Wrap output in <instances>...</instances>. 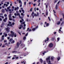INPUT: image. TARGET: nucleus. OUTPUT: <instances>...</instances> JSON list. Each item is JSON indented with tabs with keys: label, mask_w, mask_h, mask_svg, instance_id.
Wrapping results in <instances>:
<instances>
[{
	"label": "nucleus",
	"mask_w": 64,
	"mask_h": 64,
	"mask_svg": "<svg viewBox=\"0 0 64 64\" xmlns=\"http://www.w3.org/2000/svg\"><path fill=\"white\" fill-rule=\"evenodd\" d=\"M27 35H28V33H27L26 35L25 36H27Z\"/></svg>",
	"instance_id": "3c124183"
},
{
	"label": "nucleus",
	"mask_w": 64,
	"mask_h": 64,
	"mask_svg": "<svg viewBox=\"0 0 64 64\" xmlns=\"http://www.w3.org/2000/svg\"><path fill=\"white\" fill-rule=\"evenodd\" d=\"M14 42H15V41H14V40H13L12 42V43H14Z\"/></svg>",
	"instance_id": "ea45409f"
},
{
	"label": "nucleus",
	"mask_w": 64,
	"mask_h": 64,
	"mask_svg": "<svg viewBox=\"0 0 64 64\" xmlns=\"http://www.w3.org/2000/svg\"><path fill=\"white\" fill-rule=\"evenodd\" d=\"M57 2V0H54V3H56Z\"/></svg>",
	"instance_id": "79ce46f5"
},
{
	"label": "nucleus",
	"mask_w": 64,
	"mask_h": 64,
	"mask_svg": "<svg viewBox=\"0 0 64 64\" xmlns=\"http://www.w3.org/2000/svg\"><path fill=\"white\" fill-rule=\"evenodd\" d=\"M14 15L15 16H17V14L16 13H14Z\"/></svg>",
	"instance_id": "de8ad7c7"
},
{
	"label": "nucleus",
	"mask_w": 64,
	"mask_h": 64,
	"mask_svg": "<svg viewBox=\"0 0 64 64\" xmlns=\"http://www.w3.org/2000/svg\"><path fill=\"white\" fill-rule=\"evenodd\" d=\"M9 20H10L11 21L12 20V19L11 18H9Z\"/></svg>",
	"instance_id": "7c9ffc66"
},
{
	"label": "nucleus",
	"mask_w": 64,
	"mask_h": 64,
	"mask_svg": "<svg viewBox=\"0 0 64 64\" xmlns=\"http://www.w3.org/2000/svg\"><path fill=\"white\" fill-rule=\"evenodd\" d=\"M60 21L58 22L57 23V24L58 25H60Z\"/></svg>",
	"instance_id": "412c9836"
},
{
	"label": "nucleus",
	"mask_w": 64,
	"mask_h": 64,
	"mask_svg": "<svg viewBox=\"0 0 64 64\" xmlns=\"http://www.w3.org/2000/svg\"><path fill=\"white\" fill-rule=\"evenodd\" d=\"M14 51H12V53H17V51H16V48H15L14 49Z\"/></svg>",
	"instance_id": "6e6552de"
},
{
	"label": "nucleus",
	"mask_w": 64,
	"mask_h": 64,
	"mask_svg": "<svg viewBox=\"0 0 64 64\" xmlns=\"http://www.w3.org/2000/svg\"><path fill=\"white\" fill-rule=\"evenodd\" d=\"M10 37H7V38H8V40H9V39H10Z\"/></svg>",
	"instance_id": "864d4df0"
},
{
	"label": "nucleus",
	"mask_w": 64,
	"mask_h": 64,
	"mask_svg": "<svg viewBox=\"0 0 64 64\" xmlns=\"http://www.w3.org/2000/svg\"><path fill=\"white\" fill-rule=\"evenodd\" d=\"M22 29L24 30H25V26H24L22 27Z\"/></svg>",
	"instance_id": "c9c22d12"
},
{
	"label": "nucleus",
	"mask_w": 64,
	"mask_h": 64,
	"mask_svg": "<svg viewBox=\"0 0 64 64\" xmlns=\"http://www.w3.org/2000/svg\"><path fill=\"white\" fill-rule=\"evenodd\" d=\"M32 31V30H31V29H30L29 30V32H30V31Z\"/></svg>",
	"instance_id": "6e6d98bb"
},
{
	"label": "nucleus",
	"mask_w": 64,
	"mask_h": 64,
	"mask_svg": "<svg viewBox=\"0 0 64 64\" xmlns=\"http://www.w3.org/2000/svg\"><path fill=\"white\" fill-rule=\"evenodd\" d=\"M4 35L5 37H6L7 36V34H6V33L4 32Z\"/></svg>",
	"instance_id": "2eb2a0df"
},
{
	"label": "nucleus",
	"mask_w": 64,
	"mask_h": 64,
	"mask_svg": "<svg viewBox=\"0 0 64 64\" xmlns=\"http://www.w3.org/2000/svg\"><path fill=\"white\" fill-rule=\"evenodd\" d=\"M48 40H49V38H47V40H44L43 42V43H46V41H48Z\"/></svg>",
	"instance_id": "39448f33"
},
{
	"label": "nucleus",
	"mask_w": 64,
	"mask_h": 64,
	"mask_svg": "<svg viewBox=\"0 0 64 64\" xmlns=\"http://www.w3.org/2000/svg\"><path fill=\"white\" fill-rule=\"evenodd\" d=\"M40 2V0H38V2Z\"/></svg>",
	"instance_id": "338daca9"
},
{
	"label": "nucleus",
	"mask_w": 64,
	"mask_h": 64,
	"mask_svg": "<svg viewBox=\"0 0 64 64\" xmlns=\"http://www.w3.org/2000/svg\"><path fill=\"white\" fill-rule=\"evenodd\" d=\"M16 13H17V15L18 16H20V14L19 13V11H16Z\"/></svg>",
	"instance_id": "1a4fd4ad"
},
{
	"label": "nucleus",
	"mask_w": 64,
	"mask_h": 64,
	"mask_svg": "<svg viewBox=\"0 0 64 64\" xmlns=\"http://www.w3.org/2000/svg\"><path fill=\"white\" fill-rule=\"evenodd\" d=\"M53 44L52 43H50V44L49 46L50 48H51V47H53Z\"/></svg>",
	"instance_id": "0eeeda50"
},
{
	"label": "nucleus",
	"mask_w": 64,
	"mask_h": 64,
	"mask_svg": "<svg viewBox=\"0 0 64 64\" xmlns=\"http://www.w3.org/2000/svg\"><path fill=\"white\" fill-rule=\"evenodd\" d=\"M7 17H6L5 18V19H4L3 20V21H4V22H6V20H7Z\"/></svg>",
	"instance_id": "9d476101"
},
{
	"label": "nucleus",
	"mask_w": 64,
	"mask_h": 64,
	"mask_svg": "<svg viewBox=\"0 0 64 64\" xmlns=\"http://www.w3.org/2000/svg\"><path fill=\"white\" fill-rule=\"evenodd\" d=\"M19 3H20V4H22V2L20 0L19 1Z\"/></svg>",
	"instance_id": "bb28decb"
},
{
	"label": "nucleus",
	"mask_w": 64,
	"mask_h": 64,
	"mask_svg": "<svg viewBox=\"0 0 64 64\" xmlns=\"http://www.w3.org/2000/svg\"><path fill=\"white\" fill-rule=\"evenodd\" d=\"M38 28V26H37L36 27V28H35L36 29H37V28Z\"/></svg>",
	"instance_id": "49530a36"
},
{
	"label": "nucleus",
	"mask_w": 64,
	"mask_h": 64,
	"mask_svg": "<svg viewBox=\"0 0 64 64\" xmlns=\"http://www.w3.org/2000/svg\"><path fill=\"white\" fill-rule=\"evenodd\" d=\"M26 37L25 36H24V38L23 39H24V40H26Z\"/></svg>",
	"instance_id": "c756f323"
},
{
	"label": "nucleus",
	"mask_w": 64,
	"mask_h": 64,
	"mask_svg": "<svg viewBox=\"0 0 64 64\" xmlns=\"http://www.w3.org/2000/svg\"><path fill=\"white\" fill-rule=\"evenodd\" d=\"M60 1H59L58 3V4H57V5H58V4L59 3H60Z\"/></svg>",
	"instance_id": "c03bdc74"
},
{
	"label": "nucleus",
	"mask_w": 64,
	"mask_h": 64,
	"mask_svg": "<svg viewBox=\"0 0 64 64\" xmlns=\"http://www.w3.org/2000/svg\"><path fill=\"white\" fill-rule=\"evenodd\" d=\"M12 40H13V39L12 38H10V42H11V41H12Z\"/></svg>",
	"instance_id": "c85d7f7f"
},
{
	"label": "nucleus",
	"mask_w": 64,
	"mask_h": 64,
	"mask_svg": "<svg viewBox=\"0 0 64 64\" xmlns=\"http://www.w3.org/2000/svg\"><path fill=\"white\" fill-rule=\"evenodd\" d=\"M4 38H2V39L1 40V41H2L3 40H4Z\"/></svg>",
	"instance_id": "393cba45"
},
{
	"label": "nucleus",
	"mask_w": 64,
	"mask_h": 64,
	"mask_svg": "<svg viewBox=\"0 0 64 64\" xmlns=\"http://www.w3.org/2000/svg\"><path fill=\"white\" fill-rule=\"evenodd\" d=\"M46 16H48V12H46Z\"/></svg>",
	"instance_id": "e433bc0d"
},
{
	"label": "nucleus",
	"mask_w": 64,
	"mask_h": 64,
	"mask_svg": "<svg viewBox=\"0 0 64 64\" xmlns=\"http://www.w3.org/2000/svg\"><path fill=\"white\" fill-rule=\"evenodd\" d=\"M60 57H58V58H57V59L58 60V61H59V60H60Z\"/></svg>",
	"instance_id": "cd10ccee"
},
{
	"label": "nucleus",
	"mask_w": 64,
	"mask_h": 64,
	"mask_svg": "<svg viewBox=\"0 0 64 64\" xmlns=\"http://www.w3.org/2000/svg\"><path fill=\"white\" fill-rule=\"evenodd\" d=\"M22 6V4H20V7H21Z\"/></svg>",
	"instance_id": "a878e982"
},
{
	"label": "nucleus",
	"mask_w": 64,
	"mask_h": 64,
	"mask_svg": "<svg viewBox=\"0 0 64 64\" xmlns=\"http://www.w3.org/2000/svg\"><path fill=\"white\" fill-rule=\"evenodd\" d=\"M16 10H17V8H15L14 10H15V11H16Z\"/></svg>",
	"instance_id": "a18cd8bd"
},
{
	"label": "nucleus",
	"mask_w": 64,
	"mask_h": 64,
	"mask_svg": "<svg viewBox=\"0 0 64 64\" xmlns=\"http://www.w3.org/2000/svg\"><path fill=\"white\" fill-rule=\"evenodd\" d=\"M49 25V24L48 23L46 24V26H45V25H44V27H48V26Z\"/></svg>",
	"instance_id": "ddd939ff"
},
{
	"label": "nucleus",
	"mask_w": 64,
	"mask_h": 64,
	"mask_svg": "<svg viewBox=\"0 0 64 64\" xmlns=\"http://www.w3.org/2000/svg\"><path fill=\"white\" fill-rule=\"evenodd\" d=\"M11 56H8V58H10Z\"/></svg>",
	"instance_id": "13d9d810"
},
{
	"label": "nucleus",
	"mask_w": 64,
	"mask_h": 64,
	"mask_svg": "<svg viewBox=\"0 0 64 64\" xmlns=\"http://www.w3.org/2000/svg\"><path fill=\"white\" fill-rule=\"evenodd\" d=\"M54 57L52 56L51 57V58H50V60H52V61H54Z\"/></svg>",
	"instance_id": "9b49d317"
},
{
	"label": "nucleus",
	"mask_w": 64,
	"mask_h": 64,
	"mask_svg": "<svg viewBox=\"0 0 64 64\" xmlns=\"http://www.w3.org/2000/svg\"><path fill=\"white\" fill-rule=\"evenodd\" d=\"M60 38H57V40L58 41H59V39H60Z\"/></svg>",
	"instance_id": "a19ab883"
},
{
	"label": "nucleus",
	"mask_w": 64,
	"mask_h": 64,
	"mask_svg": "<svg viewBox=\"0 0 64 64\" xmlns=\"http://www.w3.org/2000/svg\"><path fill=\"white\" fill-rule=\"evenodd\" d=\"M24 4L25 6H26V2H24Z\"/></svg>",
	"instance_id": "473e14b6"
},
{
	"label": "nucleus",
	"mask_w": 64,
	"mask_h": 64,
	"mask_svg": "<svg viewBox=\"0 0 64 64\" xmlns=\"http://www.w3.org/2000/svg\"><path fill=\"white\" fill-rule=\"evenodd\" d=\"M29 28H28L27 29V30H26V31H28L29 30Z\"/></svg>",
	"instance_id": "bf43d9fd"
},
{
	"label": "nucleus",
	"mask_w": 64,
	"mask_h": 64,
	"mask_svg": "<svg viewBox=\"0 0 64 64\" xmlns=\"http://www.w3.org/2000/svg\"><path fill=\"white\" fill-rule=\"evenodd\" d=\"M48 19L49 21H51V20H50V18L49 17H48Z\"/></svg>",
	"instance_id": "37998d69"
},
{
	"label": "nucleus",
	"mask_w": 64,
	"mask_h": 64,
	"mask_svg": "<svg viewBox=\"0 0 64 64\" xmlns=\"http://www.w3.org/2000/svg\"><path fill=\"white\" fill-rule=\"evenodd\" d=\"M7 42V40H5L4 41V42Z\"/></svg>",
	"instance_id": "603ef678"
},
{
	"label": "nucleus",
	"mask_w": 64,
	"mask_h": 64,
	"mask_svg": "<svg viewBox=\"0 0 64 64\" xmlns=\"http://www.w3.org/2000/svg\"><path fill=\"white\" fill-rule=\"evenodd\" d=\"M58 5H57V4H56V9L57 10V9H58Z\"/></svg>",
	"instance_id": "dca6fc26"
},
{
	"label": "nucleus",
	"mask_w": 64,
	"mask_h": 64,
	"mask_svg": "<svg viewBox=\"0 0 64 64\" xmlns=\"http://www.w3.org/2000/svg\"><path fill=\"white\" fill-rule=\"evenodd\" d=\"M32 8H31L30 10V12H31V11H32Z\"/></svg>",
	"instance_id": "09e8293b"
},
{
	"label": "nucleus",
	"mask_w": 64,
	"mask_h": 64,
	"mask_svg": "<svg viewBox=\"0 0 64 64\" xmlns=\"http://www.w3.org/2000/svg\"><path fill=\"white\" fill-rule=\"evenodd\" d=\"M50 56H48V58H47L46 59V60L48 62V64H52V63H50L51 61H50Z\"/></svg>",
	"instance_id": "f03ea898"
},
{
	"label": "nucleus",
	"mask_w": 64,
	"mask_h": 64,
	"mask_svg": "<svg viewBox=\"0 0 64 64\" xmlns=\"http://www.w3.org/2000/svg\"><path fill=\"white\" fill-rule=\"evenodd\" d=\"M46 52H44V53H43V55H44V54H45V53H46Z\"/></svg>",
	"instance_id": "4c0bfd02"
},
{
	"label": "nucleus",
	"mask_w": 64,
	"mask_h": 64,
	"mask_svg": "<svg viewBox=\"0 0 64 64\" xmlns=\"http://www.w3.org/2000/svg\"><path fill=\"white\" fill-rule=\"evenodd\" d=\"M4 36L3 35L2 36V38H4Z\"/></svg>",
	"instance_id": "5fc2aeb1"
},
{
	"label": "nucleus",
	"mask_w": 64,
	"mask_h": 64,
	"mask_svg": "<svg viewBox=\"0 0 64 64\" xmlns=\"http://www.w3.org/2000/svg\"><path fill=\"white\" fill-rule=\"evenodd\" d=\"M9 23L8 24V26H12V24H11V22H9Z\"/></svg>",
	"instance_id": "7ed1b4c3"
},
{
	"label": "nucleus",
	"mask_w": 64,
	"mask_h": 64,
	"mask_svg": "<svg viewBox=\"0 0 64 64\" xmlns=\"http://www.w3.org/2000/svg\"><path fill=\"white\" fill-rule=\"evenodd\" d=\"M35 5H36V4H33V6H35Z\"/></svg>",
	"instance_id": "0e129e2a"
},
{
	"label": "nucleus",
	"mask_w": 64,
	"mask_h": 64,
	"mask_svg": "<svg viewBox=\"0 0 64 64\" xmlns=\"http://www.w3.org/2000/svg\"><path fill=\"white\" fill-rule=\"evenodd\" d=\"M34 12H32V16L33 17H34Z\"/></svg>",
	"instance_id": "6ab92c4d"
},
{
	"label": "nucleus",
	"mask_w": 64,
	"mask_h": 64,
	"mask_svg": "<svg viewBox=\"0 0 64 64\" xmlns=\"http://www.w3.org/2000/svg\"><path fill=\"white\" fill-rule=\"evenodd\" d=\"M21 15H22V16H23V13H22L21 14Z\"/></svg>",
	"instance_id": "e2e57ef3"
},
{
	"label": "nucleus",
	"mask_w": 64,
	"mask_h": 64,
	"mask_svg": "<svg viewBox=\"0 0 64 64\" xmlns=\"http://www.w3.org/2000/svg\"><path fill=\"white\" fill-rule=\"evenodd\" d=\"M7 15L6 14H5L4 15V16L5 17H7Z\"/></svg>",
	"instance_id": "f704fd0d"
},
{
	"label": "nucleus",
	"mask_w": 64,
	"mask_h": 64,
	"mask_svg": "<svg viewBox=\"0 0 64 64\" xmlns=\"http://www.w3.org/2000/svg\"><path fill=\"white\" fill-rule=\"evenodd\" d=\"M18 58H18V57H16V59H18Z\"/></svg>",
	"instance_id": "69168bd1"
},
{
	"label": "nucleus",
	"mask_w": 64,
	"mask_h": 64,
	"mask_svg": "<svg viewBox=\"0 0 64 64\" xmlns=\"http://www.w3.org/2000/svg\"><path fill=\"white\" fill-rule=\"evenodd\" d=\"M36 28H32V31H34L35 30H36Z\"/></svg>",
	"instance_id": "aec40b11"
},
{
	"label": "nucleus",
	"mask_w": 64,
	"mask_h": 64,
	"mask_svg": "<svg viewBox=\"0 0 64 64\" xmlns=\"http://www.w3.org/2000/svg\"><path fill=\"white\" fill-rule=\"evenodd\" d=\"M56 34V32H54V34Z\"/></svg>",
	"instance_id": "680f3d73"
},
{
	"label": "nucleus",
	"mask_w": 64,
	"mask_h": 64,
	"mask_svg": "<svg viewBox=\"0 0 64 64\" xmlns=\"http://www.w3.org/2000/svg\"><path fill=\"white\" fill-rule=\"evenodd\" d=\"M54 38H52L51 39V40L52 41H54Z\"/></svg>",
	"instance_id": "2f4dec72"
},
{
	"label": "nucleus",
	"mask_w": 64,
	"mask_h": 64,
	"mask_svg": "<svg viewBox=\"0 0 64 64\" xmlns=\"http://www.w3.org/2000/svg\"><path fill=\"white\" fill-rule=\"evenodd\" d=\"M22 11L23 12V13H24V10L23 9L22 10Z\"/></svg>",
	"instance_id": "72a5a7b5"
},
{
	"label": "nucleus",
	"mask_w": 64,
	"mask_h": 64,
	"mask_svg": "<svg viewBox=\"0 0 64 64\" xmlns=\"http://www.w3.org/2000/svg\"><path fill=\"white\" fill-rule=\"evenodd\" d=\"M53 11L54 13H56V12H55V11L54 10H53Z\"/></svg>",
	"instance_id": "052dcab7"
},
{
	"label": "nucleus",
	"mask_w": 64,
	"mask_h": 64,
	"mask_svg": "<svg viewBox=\"0 0 64 64\" xmlns=\"http://www.w3.org/2000/svg\"><path fill=\"white\" fill-rule=\"evenodd\" d=\"M5 47V46L4 45H3L2 46V47Z\"/></svg>",
	"instance_id": "4d7b16f0"
},
{
	"label": "nucleus",
	"mask_w": 64,
	"mask_h": 64,
	"mask_svg": "<svg viewBox=\"0 0 64 64\" xmlns=\"http://www.w3.org/2000/svg\"><path fill=\"white\" fill-rule=\"evenodd\" d=\"M10 33H11L10 35V36H11L12 37L14 36V37H17V35L16 33H14V32L12 31H11Z\"/></svg>",
	"instance_id": "f257e3e1"
},
{
	"label": "nucleus",
	"mask_w": 64,
	"mask_h": 64,
	"mask_svg": "<svg viewBox=\"0 0 64 64\" xmlns=\"http://www.w3.org/2000/svg\"><path fill=\"white\" fill-rule=\"evenodd\" d=\"M19 45H20V43H19V42H18L17 43V46H19Z\"/></svg>",
	"instance_id": "4be33fe9"
},
{
	"label": "nucleus",
	"mask_w": 64,
	"mask_h": 64,
	"mask_svg": "<svg viewBox=\"0 0 64 64\" xmlns=\"http://www.w3.org/2000/svg\"><path fill=\"white\" fill-rule=\"evenodd\" d=\"M8 17L9 18H11V14H10L9 15Z\"/></svg>",
	"instance_id": "a211bd4d"
},
{
	"label": "nucleus",
	"mask_w": 64,
	"mask_h": 64,
	"mask_svg": "<svg viewBox=\"0 0 64 64\" xmlns=\"http://www.w3.org/2000/svg\"><path fill=\"white\" fill-rule=\"evenodd\" d=\"M9 30H10V28L9 27H8L6 28V31L7 32H9L10 31H9Z\"/></svg>",
	"instance_id": "20e7f679"
},
{
	"label": "nucleus",
	"mask_w": 64,
	"mask_h": 64,
	"mask_svg": "<svg viewBox=\"0 0 64 64\" xmlns=\"http://www.w3.org/2000/svg\"><path fill=\"white\" fill-rule=\"evenodd\" d=\"M22 20H20V23H22L24 21V20L22 18Z\"/></svg>",
	"instance_id": "4468645a"
},
{
	"label": "nucleus",
	"mask_w": 64,
	"mask_h": 64,
	"mask_svg": "<svg viewBox=\"0 0 64 64\" xmlns=\"http://www.w3.org/2000/svg\"><path fill=\"white\" fill-rule=\"evenodd\" d=\"M43 64H46V62L45 61H44L43 62Z\"/></svg>",
	"instance_id": "8fccbe9b"
},
{
	"label": "nucleus",
	"mask_w": 64,
	"mask_h": 64,
	"mask_svg": "<svg viewBox=\"0 0 64 64\" xmlns=\"http://www.w3.org/2000/svg\"><path fill=\"white\" fill-rule=\"evenodd\" d=\"M34 16H36V17H37V16H39V13L38 12H37L36 13V14L35 13Z\"/></svg>",
	"instance_id": "423d86ee"
},
{
	"label": "nucleus",
	"mask_w": 64,
	"mask_h": 64,
	"mask_svg": "<svg viewBox=\"0 0 64 64\" xmlns=\"http://www.w3.org/2000/svg\"><path fill=\"white\" fill-rule=\"evenodd\" d=\"M46 8H48V5H46Z\"/></svg>",
	"instance_id": "774afa93"
},
{
	"label": "nucleus",
	"mask_w": 64,
	"mask_h": 64,
	"mask_svg": "<svg viewBox=\"0 0 64 64\" xmlns=\"http://www.w3.org/2000/svg\"><path fill=\"white\" fill-rule=\"evenodd\" d=\"M23 27V26L20 25L19 27H18V28L19 29H21L22 27Z\"/></svg>",
	"instance_id": "f8f14e48"
},
{
	"label": "nucleus",
	"mask_w": 64,
	"mask_h": 64,
	"mask_svg": "<svg viewBox=\"0 0 64 64\" xmlns=\"http://www.w3.org/2000/svg\"><path fill=\"white\" fill-rule=\"evenodd\" d=\"M4 45H6L7 46H8V44H7V43H6L4 44Z\"/></svg>",
	"instance_id": "58836bf2"
},
{
	"label": "nucleus",
	"mask_w": 64,
	"mask_h": 64,
	"mask_svg": "<svg viewBox=\"0 0 64 64\" xmlns=\"http://www.w3.org/2000/svg\"><path fill=\"white\" fill-rule=\"evenodd\" d=\"M25 22H24L22 23V24H24V27H25V26H26V24H25Z\"/></svg>",
	"instance_id": "f3484780"
},
{
	"label": "nucleus",
	"mask_w": 64,
	"mask_h": 64,
	"mask_svg": "<svg viewBox=\"0 0 64 64\" xmlns=\"http://www.w3.org/2000/svg\"><path fill=\"white\" fill-rule=\"evenodd\" d=\"M2 13H4V12H5V10H4V9H2Z\"/></svg>",
	"instance_id": "b1692460"
},
{
	"label": "nucleus",
	"mask_w": 64,
	"mask_h": 64,
	"mask_svg": "<svg viewBox=\"0 0 64 64\" xmlns=\"http://www.w3.org/2000/svg\"><path fill=\"white\" fill-rule=\"evenodd\" d=\"M40 62L41 63H42V62H43V60H42V59L40 58Z\"/></svg>",
	"instance_id": "5701e85b"
}]
</instances>
